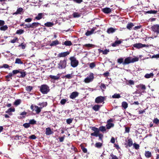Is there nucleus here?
<instances>
[{"label": "nucleus", "instance_id": "nucleus-1", "mask_svg": "<svg viewBox=\"0 0 159 159\" xmlns=\"http://www.w3.org/2000/svg\"><path fill=\"white\" fill-rule=\"evenodd\" d=\"M139 60V58L137 57L132 58L131 57H128L125 58L124 60L123 58H120L117 59V62L119 64H122L123 65L125 66L138 61Z\"/></svg>", "mask_w": 159, "mask_h": 159}, {"label": "nucleus", "instance_id": "nucleus-2", "mask_svg": "<svg viewBox=\"0 0 159 159\" xmlns=\"http://www.w3.org/2000/svg\"><path fill=\"white\" fill-rule=\"evenodd\" d=\"M40 92L43 94H47L50 90L49 87L47 84H42L39 87Z\"/></svg>", "mask_w": 159, "mask_h": 159}, {"label": "nucleus", "instance_id": "nucleus-3", "mask_svg": "<svg viewBox=\"0 0 159 159\" xmlns=\"http://www.w3.org/2000/svg\"><path fill=\"white\" fill-rule=\"evenodd\" d=\"M69 60L70 61L71 66L73 67H75L78 65L79 61L74 56L70 57Z\"/></svg>", "mask_w": 159, "mask_h": 159}, {"label": "nucleus", "instance_id": "nucleus-4", "mask_svg": "<svg viewBox=\"0 0 159 159\" xmlns=\"http://www.w3.org/2000/svg\"><path fill=\"white\" fill-rule=\"evenodd\" d=\"M67 58H65L63 60H61L58 64V68L60 69L65 68L66 66Z\"/></svg>", "mask_w": 159, "mask_h": 159}, {"label": "nucleus", "instance_id": "nucleus-5", "mask_svg": "<svg viewBox=\"0 0 159 159\" xmlns=\"http://www.w3.org/2000/svg\"><path fill=\"white\" fill-rule=\"evenodd\" d=\"M15 70H16L18 71L17 73H16V75L19 78H24L26 75V72L24 70L19 69Z\"/></svg>", "mask_w": 159, "mask_h": 159}, {"label": "nucleus", "instance_id": "nucleus-6", "mask_svg": "<svg viewBox=\"0 0 159 159\" xmlns=\"http://www.w3.org/2000/svg\"><path fill=\"white\" fill-rule=\"evenodd\" d=\"M30 108L33 111H35L37 114H39L41 111L42 107H39L37 106H34L32 105L30 106Z\"/></svg>", "mask_w": 159, "mask_h": 159}, {"label": "nucleus", "instance_id": "nucleus-7", "mask_svg": "<svg viewBox=\"0 0 159 159\" xmlns=\"http://www.w3.org/2000/svg\"><path fill=\"white\" fill-rule=\"evenodd\" d=\"M93 74L92 73H90L89 74V76H88L85 78L84 80V81L86 83H88L92 81L94 78Z\"/></svg>", "mask_w": 159, "mask_h": 159}, {"label": "nucleus", "instance_id": "nucleus-8", "mask_svg": "<svg viewBox=\"0 0 159 159\" xmlns=\"http://www.w3.org/2000/svg\"><path fill=\"white\" fill-rule=\"evenodd\" d=\"M91 129L94 132L91 133V135L93 136L97 137L98 134L99 133V129H98L95 127H92Z\"/></svg>", "mask_w": 159, "mask_h": 159}, {"label": "nucleus", "instance_id": "nucleus-9", "mask_svg": "<svg viewBox=\"0 0 159 159\" xmlns=\"http://www.w3.org/2000/svg\"><path fill=\"white\" fill-rule=\"evenodd\" d=\"M133 46L137 48L140 49L143 47H148V45L145 44H142L141 43H137L133 44Z\"/></svg>", "mask_w": 159, "mask_h": 159}, {"label": "nucleus", "instance_id": "nucleus-10", "mask_svg": "<svg viewBox=\"0 0 159 159\" xmlns=\"http://www.w3.org/2000/svg\"><path fill=\"white\" fill-rule=\"evenodd\" d=\"M152 30L156 33L157 34L159 33V25L158 24L154 25L151 27Z\"/></svg>", "mask_w": 159, "mask_h": 159}, {"label": "nucleus", "instance_id": "nucleus-11", "mask_svg": "<svg viewBox=\"0 0 159 159\" xmlns=\"http://www.w3.org/2000/svg\"><path fill=\"white\" fill-rule=\"evenodd\" d=\"M104 97L100 96L97 97L95 99V102L97 103H100L102 102L105 100Z\"/></svg>", "mask_w": 159, "mask_h": 159}, {"label": "nucleus", "instance_id": "nucleus-12", "mask_svg": "<svg viewBox=\"0 0 159 159\" xmlns=\"http://www.w3.org/2000/svg\"><path fill=\"white\" fill-rule=\"evenodd\" d=\"M18 71L16 70H14L12 71V73H9L8 75L5 76L6 79H9V78L12 79V77L14 76L15 75H16V73H17Z\"/></svg>", "mask_w": 159, "mask_h": 159}, {"label": "nucleus", "instance_id": "nucleus-13", "mask_svg": "<svg viewBox=\"0 0 159 159\" xmlns=\"http://www.w3.org/2000/svg\"><path fill=\"white\" fill-rule=\"evenodd\" d=\"M79 95V93L76 91L72 92L70 96V98L74 99L78 97Z\"/></svg>", "mask_w": 159, "mask_h": 159}, {"label": "nucleus", "instance_id": "nucleus-14", "mask_svg": "<svg viewBox=\"0 0 159 159\" xmlns=\"http://www.w3.org/2000/svg\"><path fill=\"white\" fill-rule=\"evenodd\" d=\"M102 11L104 13L106 14L109 13L112 11L111 9L109 7H105L103 8Z\"/></svg>", "mask_w": 159, "mask_h": 159}, {"label": "nucleus", "instance_id": "nucleus-15", "mask_svg": "<svg viewBox=\"0 0 159 159\" xmlns=\"http://www.w3.org/2000/svg\"><path fill=\"white\" fill-rule=\"evenodd\" d=\"M70 54V52L68 51L64 52H61L59 53L58 55V57H65L69 55Z\"/></svg>", "mask_w": 159, "mask_h": 159}, {"label": "nucleus", "instance_id": "nucleus-16", "mask_svg": "<svg viewBox=\"0 0 159 159\" xmlns=\"http://www.w3.org/2000/svg\"><path fill=\"white\" fill-rule=\"evenodd\" d=\"M95 27H93L90 31L87 30L86 32L85 33V35L86 36L90 35L93 33L94 32L95 30Z\"/></svg>", "mask_w": 159, "mask_h": 159}, {"label": "nucleus", "instance_id": "nucleus-17", "mask_svg": "<svg viewBox=\"0 0 159 159\" xmlns=\"http://www.w3.org/2000/svg\"><path fill=\"white\" fill-rule=\"evenodd\" d=\"M136 88L139 89H141L142 90H145L146 89V87L145 85L142 84L137 85Z\"/></svg>", "mask_w": 159, "mask_h": 159}, {"label": "nucleus", "instance_id": "nucleus-18", "mask_svg": "<svg viewBox=\"0 0 159 159\" xmlns=\"http://www.w3.org/2000/svg\"><path fill=\"white\" fill-rule=\"evenodd\" d=\"M53 133V132L51 130V128L48 127L46 129L45 134L46 135H48Z\"/></svg>", "mask_w": 159, "mask_h": 159}, {"label": "nucleus", "instance_id": "nucleus-19", "mask_svg": "<svg viewBox=\"0 0 159 159\" xmlns=\"http://www.w3.org/2000/svg\"><path fill=\"white\" fill-rule=\"evenodd\" d=\"M116 30H117V29H114L112 27H111L107 29V32L108 34L113 33L115 32Z\"/></svg>", "mask_w": 159, "mask_h": 159}, {"label": "nucleus", "instance_id": "nucleus-20", "mask_svg": "<svg viewBox=\"0 0 159 159\" xmlns=\"http://www.w3.org/2000/svg\"><path fill=\"white\" fill-rule=\"evenodd\" d=\"M23 9L22 8H17L16 11L13 13V15L21 14V12L23 11Z\"/></svg>", "mask_w": 159, "mask_h": 159}, {"label": "nucleus", "instance_id": "nucleus-21", "mask_svg": "<svg viewBox=\"0 0 159 159\" xmlns=\"http://www.w3.org/2000/svg\"><path fill=\"white\" fill-rule=\"evenodd\" d=\"M44 16V15L43 13H39L38 14L37 16L35 17L34 19H36L37 20H40Z\"/></svg>", "mask_w": 159, "mask_h": 159}, {"label": "nucleus", "instance_id": "nucleus-22", "mask_svg": "<svg viewBox=\"0 0 159 159\" xmlns=\"http://www.w3.org/2000/svg\"><path fill=\"white\" fill-rule=\"evenodd\" d=\"M31 24V28L32 29H35L37 27H38L40 25V23L38 22H34L33 23H32Z\"/></svg>", "mask_w": 159, "mask_h": 159}, {"label": "nucleus", "instance_id": "nucleus-23", "mask_svg": "<svg viewBox=\"0 0 159 159\" xmlns=\"http://www.w3.org/2000/svg\"><path fill=\"white\" fill-rule=\"evenodd\" d=\"M62 45L66 46H70L72 45V43L71 41L68 40L65 41L62 43Z\"/></svg>", "mask_w": 159, "mask_h": 159}, {"label": "nucleus", "instance_id": "nucleus-24", "mask_svg": "<svg viewBox=\"0 0 159 159\" xmlns=\"http://www.w3.org/2000/svg\"><path fill=\"white\" fill-rule=\"evenodd\" d=\"M134 26V25L133 23L132 22H130L127 24L126 26V28L129 30H131L132 27Z\"/></svg>", "mask_w": 159, "mask_h": 159}, {"label": "nucleus", "instance_id": "nucleus-25", "mask_svg": "<svg viewBox=\"0 0 159 159\" xmlns=\"http://www.w3.org/2000/svg\"><path fill=\"white\" fill-rule=\"evenodd\" d=\"M15 111V109L14 108H10L6 111V113H8L10 115H11L12 114L11 112H14Z\"/></svg>", "mask_w": 159, "mask_h": 159}, {"label": "nucleus", "instance_id": "nucleus-26", "mask_svg": "<svg viewBox=\"0 0 159 159\" xmlns=\"http://www.w3.org/2000/svg\"><path fill=\"white\" fill-rule=\"evenodd\" d=\"M49 77L51 79L54 80H58L60 78V76H59L58 75L56 76H54L51 75L49 76Z\"/></svg>", "mask_w": 159, "mask_h": 159}, {"label": "nucleus", "instance_id": "nucleus-27", "mask_svg": "<svg viewBox=\"0 0 159 159\" xmlns=\"http://www.w3.org/2000/svg\"><path fill=\"white\" fill-rule=\"evenodd\" d=\"M101 106L99 105H95L92 107V109L95 111H98Z\"/></svg>", "mask_w": 159, "mask_h": 159}, {"label": "nucleus", "instance_id": "nucleus-28", "mask_svg": "<svg viewBox=\"0 0 159 159\" xmlns=\"http://www.w3.org/2000/svg\"><path fill=\"white\" fill-rule=\"evenodd\" d=\"M122 43V41L120 40L116 41L115 42L112 44V47H114L116 46L117 44H119L121 43Z\"/></svg>", "mask_w": 159, "mask_h": 159}, {"label": "nucleus", "instance_id": "nucleus-29", "mask_svg": "<svg viewBox=\"0 0 159 159\" xmlns=\"http://www.w3.org/2000/svg\"><path fill=\"white\" fill-rule=\"evenodd\" d=\"M145 156L147 158L150 157L152 156L151 152L149 151H146L145 152Z\"/></svg>", "mask_w": 159, "mask_h": 159}, {"label": "nucleus", "instance_id": "nucleus-30", "mask_svg": "<svg viewBox=\"0 0 159 159\" xmlns=\"http://www.w3.org/2000/svg\"><path fill=\"white\" fill-rule=\"evenodd\" d=\"M44 25L47 27H51L54 25V23L52 22H48L44 24Z\"/></svg>", "mask_w": 159, "mask_h": 159}, {"label": "nucleus", "instance_id": "nucleus-31", "mask_svg": "<svg viewBox=\"0 0 159 159\" xmlns=\"http://www.w3.org/2000/svg\"><path fill=\"white\" fill-rule=\"evenodd\" d=\"M121 106L124 109H126L128 107V104L126 102L124 101L122 102Z\"/></svg>", "mask_w": 159, "mask_h": 159}, {"label": "nucleus", "instance_id": "nucleus-32", "mask_svg": "<svg viewBox=\"0 0 159 159\" xmlns=\"http://www.w3.org/2000/svg\"><path fill=\"white\" fill-rule=\"evenodd\" d=\"M59 41L56 40L54 41H53L50 44V46H55L59 44Z\"/></svg>", "mask_w": 159, "mask_h": 159}, {"label": "nucleus", "instance_id": "nucleus-33", "mask_svg": "<svg viewBox=\"0 0 159 159\" xmlns=\"http://www.w3.org/2000/svg\"><path fill=\"white\" fill-rule=\"evenodd\" d=\"M144 12L145 13H148V14H155L157 13L158 11H157L156 10H151L150 11H144Z\"/></svg>", "mask_w": 159, "mask_h": 159}, {"label": "nucleus", "instance_id": "nucleus-34", "mask_svg": "<svg viewBox=\"0 0 159 159\" xmlns=\"http://www.w3.org/2000/svg\"><path fill=\"white\" fill-rule=\"evenodd\" d=\"M8 26L7 25H3L0 27V30L1 31H5L7 30Z\"/></svg>", "mask_w": 159, "mask_h": 159}, {"label": "nucleus", "instance_id": "nucleus-35", "mask_svg": "<svg viewBox=\"0 0 159 159\" xmlns=\"http://www.w3.org/2000/svg\"><path fill=\"white\" fill-rule=\"evenodd\" d=\"M153 74L152 73L150 74H146L145 75L144 77L146 78H149L150 77H153Z\"/></svg>", "mask_w": 159, "mask_h": 159}, {"label": "nucleus", "instance_id": "nucleus-36", "mask_svg": "<svg viewBox=\"0 0 159 159\" xmlns=\"http://www.w3.org/2000/svg\"><path fill=\"white\" fill-rule=\"evenodd\" d=\"M98 129H99V132L101 131L103 132L106 131V127L103 126H100L98 128Z\"/></svg>", "mask_w": 159, "mask_h": 159}, {"label": "nucleus", "instance_id": "nucleus-37", "mask_svg": "<svg viewBox=\"0 0 159 159\" xmlns=\"http://www.w3.org/2000/svg\"><path fill=\"white\" fill-rule=\"evenodd\" d=\"M128 141V145L129 147H130L133 145V141L131 139H129Z\"/></svg>", "mask_w": 159, "mask_h": 159}, {"label": "nucleus", "instance_id": "nucleus-38", "mask_svg": "<svg viewBox=\"0 0 159 159\" xmlns=\"http://www.w3.org/2000/svg\"><path fill=\"white\" fill-rule=\"evenodd\" d=\"M121 96H120V94L119 93H115L112 96V98H119Z\"/></svg>", "mask_w": 159, "mask_h": 159}, {"label": "nucleus", "instance_id": "nucleus-39", "mask_svg": "<svg viewBox=\"0 0 159 159\" xmlns=\"http://www.w3.org/2000/svg\"><path fill=\"white\" fill-rule=\"evenodd\" d=\"M114 124L112 123H108L106 125L107 129H110L111 127H113Z\"/></svg>", "mask_w": 159, "mask_h": 159}, {"label": "nucleus", "instance_id": "nucleus-40", "mask_svg": "<svg viewBox=\"0 0 159 159\" xmlns=\"http://www.w3.org/2000/svg\"><path fill=\"white\" fill-rule=\"evenodd\" d=\"M15 63L16 64H23V62L21 61L20 59L17 58L16 59Z\"/></svg>", "mask_w": 159, "mask_h": 159}, {"label": "nucleus", "instance_id": "nucleus-41", "mask_svg": "<svg viewBox=\"0 0 159 159\" xmlns=\"http://www.w3.org/2000/svg\"><path fill=\"white\" fill-rule=\"evenodd\" d=\"M83 46L85 47L89 48H93L94 45L93 44H86L83 45Z\"/></svg>", "mask_w": 159, "mask_h": 159}, {"label": "nucleus", "instance_id": "nucleus-42", "mask_svg": "<svg viewBox=\"0 0 159 159\" xmlns=\"http://www.w3.org/2000/svg\"><path fill=\"white\" fill-rule=\"evenodd\" d=\"M21 102V100L20 99H17L14 102V105L16 106H18L20 103Z\"/></svg>", "mask_w": 159, "mask_h": 159}, {"label": "nucleus", "instance_id": "nucleus-43", "mask_svg": "<svg viewBox=\"0 0 159 159\" xmlns=\"http://www.w3.org/2000/svg\"><path fill=\"white\" fill-rule=\"evenodd\" d=\"M18 39L17 37H15L13 39L10 40V42L12 43H14L16 42H18Z\"/></svg>", "mask_w": 159, "mask_h": 159}, {"label": "nucleus", "instance_id": "nucleus-44", "mask_svg": "<svg viewBox=\"0 0 159 159\" xmlns=\"http://www.w3.org/2000/svg\"><path fill=\"white\" fill-rule=\"evenodd\" d=\"M24 32V30H23L20 29L17 30L16 32V34H23Z\"/></svg>", "mask_w": 159, "mask_h": 159}, {"label": "nucleus", "instance_id": "nucleus-45", "mask_svg": "<svg viewBox=\"0 0 159 159\" xmlns=\"http://www.w3.org/2000/svg\"><path fill=\"white\" fill-rule=\"evenodd\" d=\"M102 143L100 142L97 143H95V146L96 148H100L102 146Z\"/></svg>", "mask_w": 159, "mask_h": 159}, {"label": "nucleus", "instance_id": "nucleus-46", "mask_svg": "<svg viewBox=\"0 0 159 159\" xmlns=\"http://www.w3.org/2000/svg\"><path fill=\"white\" fill-rule=\"evenodd\" d=\"M100 89L102 90V91H103L104 89H105L106 88V87L105 85L101 83L100 86Z\"/></svg>", "mask_w": 159, "mask_h": 159}, {"label": "nucleus", "instance_id": "nucleus-47", "mask_svg": "<svg viewBox=\"0 0 159 159\" xmlns=\"http://www.w3.org/2000/svg\"><path fill=\"white\" fill-rule=\"evenodd\" d=\"M96 65L95 62H93L90 63L89 65V67L91 69H93L96 66Z\"/></svg>", "mask_w": 159, "mask_h": 159}, {"label": "nucleus", "instance_id": "nucleus-48", "mask_svg": "<svg viewBox=\"0 0 159 159\" xmlns=\"http://www.w3.org/2000/svg\"><path fill=\"white\" fill-rule=\"evenodd\" d=\"M98 136L99 137V140L102 141V138L103 137V135L102 134L98 133V134L97 137Z\"/></svg>", "mask_w": 159, "mask_h": 159}, {"label": "nucleus", "instance_id": "nucleus-49", "mask_svg": "<svg viewBox=\"0 0 159 159\" xmlns=\"http://www.w3.org/2000/svg\"><path fill=\"white\" fill-rule=\"evenodd\" d=\"M27 114V113L25 111H24L21 113L20 114V115L21 116H22L21 117V118H25V116Z\"/></svg>", "mask_w": 159, "mask_h": 159}, {"label": "nucleus", "instance_id": "nucleus-50", "mask_svg": "<svg viewBox=\"0 0 159 159\" xmlns=\"http://www.w3.org/2000/svg\"><path fill=\"white\" fill-rule=\"evenodd\" d=\"M133 146L134 148L136 150H138L139 148V144L134 143L133 144Z\"/></svg>", "mask_w": 159, "mask_h": 159}, {"label": "nucleus", "instance_id": "nucleus-51", "mask_svg": "<svg viewBox=\"0 0 159 159\" xmlns=\"http://www.w3.org/2000/svg\"><path fill=\"white\" fill-rule=\"evenodd\" d=\"M36 121L34 119L30 120L29 121V124L31 125H34L36 124Z\"/></svg>", "mask_w": 159, "mask_h": 159}, {"label": "nucleus", "instance_id": "nucleus-52", "mask_svg": "<svg viewBox=\"0 0 159 159\" xmlns=\"http://www.w3.org/2000/svg\"><path fill=\"white\" fill-rule=\"evenodd\" d=\"M33 89V87L30 86H27L26 87V90L27 91L30 92Z\"/></svg>", "mask_w": 159, "mask_h": 159}, {"label": "nucleus", "instance_id": "nucleus-53", "mask_svg": "<svg viewBox=\"0 0 159 159\" xmlns=\"http://www.w3.org/2000/svg\"><path fill=\"white\" fill-rule=\"evenodd\" d=\"M9 67V66L7 64H3L2 66H0V68H8Z\"/></svg>", "mask_w": 159, "mask_h": 159}, {"label": "nucleus", "instance_id": "nucleus-54", "mask_svg": "<svg viewBox=\"0 0 159 159\" xmlns=\"http://www.w3.org/2000/svg\"><path fill=\"white\" fill-rule=\"evenodd\" d=\"M73 120V119L72 118H69L67 119L66 120V123L68 124H70L71 123Z\"/></svg>", "mask_w": 159, "mask_h": 159}, {"label": "nucleus", "instance_id": "nucleus-55", "mask_svg": "<svg viewBox=\"0 0 159 159\" xmlns=\"http://www.w3.org/2000/svg\"><path fill=\"white\" fill-rule=\"evenodd\" d=\"M73 16L74 17H78L80 15L78 13L75 12L73 13Z\"/></svg>", "mask_w": 159, "mask_h": 159}, {"label": "nucleus", "instance_id": "nucleus-56", "mask_svg": "<svg viewBox=\"0 0 159 159\" xmlns=\"http://www.w3.org/2000/svg\"><path fill=\"white\" fill-rule=\"evenodd\" d=\"M81 149L84 153H86L87 152V150L86 148H84L83 146H81Z\"/></svg>", "mask_w": 159, "mask_h": 159}, {"label": "nucleus", "instance_id": "nucleus-57", "mask_svg": "<svg viewBox=\"0 0 159 159\" xmlns=\"http://www.w3.org/2000/svg\"><path fill=\"white\" fill-rule=\"evenodd\" d=\"M66 102V99H62L61 101H60V103L62 105H64L65 104Z\"/></svg>", "mask_w": 159, "mask_h": 159}, {"label": "nucleus", "instance_id": "nucleus-58", "mask_svg": "<svg viewBox=\"0 0 159 159\" xmlns=\"http://www.w3.org/2000/svg\"><path fill=\"white\" fill-rule=\"evenodd\" d=\"M153 122L156 124H158L159 123V120L157 118H154L153 120Z\"/></svg>", "mask_w": 159, "mask_h": 159}, {"label": "nucleus", "instance_id": "nucleus-59", "mask_svg": "<svg viewBox=\"0 0 159 159\" xmlns=\"http://www.w3.org/2000/svg\"><path fill=\"white\" fill-rule=\"evenodd\" d=\"M29 138L30 139H35L36 138V137L33 134V135H32L31 136H30L29 137Z\"/></svg>", "mask_w": 159, "mask_h": 159}, {"label": "nucleus", "instance_id": "nucleus-60", "mask_svg": "<svg viewBox=\"0 0 159 159\" xmlns=\"http://www.w3.org/2000/svg\"><path fill=\"white\" fill-rule=\"evenodd\" d=\"M23 126L25 128H28L30 126V124H29V123H25L23 125Z\"/></svg>", "mask_w": 159, "mask_h": 159}, {"label": "nucleus", "instance_id": "nucleus-61", "mask_svg": "<svg viewBox=\"0 0 159 159\" xmlns=\"http://www.w3.org/2000/svg\"><path fill=\"white\" fill-rule=\"evenodd\" d=\"M65 135H64L63 136L59 138V141L60 142H61L63 141Z\"/></svg>", "mask_w": 159, "mask_h": 159}, {"label": "nucleus", "instance_id": "nucleus-62", "mask_svg": "<svg viewBox=\"0 0 159 159\" xmlns=\"http://www.w3.org/2000/svg\"><path fill=\"white\" fill-rule=\"evenodd\" d=\"M146 109H144L143 110H140L139 111V114H142L144 113L145 112V110H146Z\"/></svg>", "mask_w": 159, "mask_h": 159}, {"label": "nucleus", "instance_id": "nucleus-63", "mask_svg": "<svg viewBox=\"0 0 159 159\" xmlns=\"http://www.w3.org/2000/svg\"><path fill=\"white\" fill-rule=\"evenodd\" d=\"M19 47L21 46L22 47V48L23 49H24L25 48V47L26 46V45H24L23 44V43H22L20 44L18 46Z\"/></svg>", "mask_w": 159, "mask_h": 159}, {"label": "nucleus", "instance_id": "nucleus-64", "mask_svg": "<svg viewBox=\"0 0 159 159\" xmlns=\"http://www.w3.org/2000/svg\"><path fill=\"white\" fill-rule=\"evenodd\" d=\"M73 1L77 3H80L83 2V0H73Z\"/></svg>", "mask_w": 159, "mask_h": 159}]
</instances>
